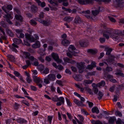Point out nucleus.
I'll use <instances>...</instances> for the list:
<instances>
[{
    "label": "nucleus",
    "mask_w": 124,
    "mask_h": 124,
    "mask_svg": "<svg viewBox=\"0 0 124 124\" xmlns=\"http://www.w3.org/2000/svg\"><path fill=\"white\" fill-rule=\"evenodd\" d=\"M100 12L99 10H92V13L93 16H96Z\"/></svg>",
    "instance_id": "28"
},
{
    "label": "nucleus",
    "mask_w": 124,
    "mask_h": 124,
    "mask_svg": "<svg viewBox=\"0 0 124 124\" xmlns=\"http://www.w3.org/2000/svg\"><path fill=\"white\" fill-rule=\"evenodd\" d=\"M74 102L78 106L83 107L84 105L82 102L79 101L77 99H74Z\"/></svg>",
    "instance_id": "11"
},
{
    "label": "nucleus",
    "mask_w": 124,
    "mask_h": 124,
    "mask_svg": "<svg viewBox=\"0 0 124 124\" xmlns=\"http://www.w3.org/2000/svg\"><path fill=\"white\" fill-rule=\"evenodd\" d=\"M13 8V6L12 5L9 4L7 5L6 7V8L8 10H11Z\"/></svg>",
    "instance_id": "41"
},
{
    "label": "nucleus",
    "mask_w": 124,
    "mask_h": 124,
    "mask_svg": "<svg viewBox=\"0 0 124 124\" xmlns=\"http://www.w3.org/2000/svg\"><path fill=\"white\" fill-rule=\"evenodd\" d=\"M31 36V35L27 33H25V38L28 40L29 39H30V37Z\"/></svg>",
    "instance_id": "51"
},
{
    "label": "nucleus",
    "mask_w": 124,
    "mask_h": 124,
    "mask_svg": "<svg viewBox=\"0 0 124 124\" xmlns=\"http://www.w3.org/2000/svg\"><path fill=\"white\" fill-rule=\"evenodd\" d=\"M73 18L72 17H70L69 16H67L65 17L63 19L64 21L67 22H70L73 20Z\"/></svg>",
    "instance_id": "20"
},
{
    "label": "nucleus",
    "mask_w": 124,
    "mask_h": 124,
    "mask_svg": "<svg viewBox=\"0 0 124 124\" xmlns=\"http://www.w3.org/2000/svg\"><path fill=\"white\" fill-rule=\"evenodd\" d=\"M63 59L65 62L69 63L70 61V59L67 57L64 58Z\"/></svg>",
    "instance_id": "64"
},
{
    "label": "nucleus",
    "mask_w": 124,
    "mask_h": 124,
    "mask_svg": "<svg viewBox=\"0 0 124 124\" xmlns=\"http://www.w3.org/2000/svg\"><path fill=\"white\" fill-rule=\"evenodd\" d=\"M39 18H37L35 19L36 20L38 21L40 23H42L46 26H48L49 24V22L48 21H46L43 20L41 19V18H43L44 16H39Z\"/></svg>",
    "instance_id": "3"
},
{
    "label": "nucleus",
    "mask_w": 124,
    "mask_h": 124,
    "mask_svg": "<svg viewBox=\"0 0 124 124\" xmlns=\"http://www.w3.org/2000/svg\"><path fill=\"white\" fill-rule=\"evenodd\" d=\"M66 100L68 105L69 106H71V104L70 103H71L70 102V100L67 98H66Z\"/></svg>",
    "instance_id": "53"
},
{
    "label": "nucleus",
    "mask_w": 124,
    "mask_h": 124,
    "mask_svg": "<svg viewBox=\"0 0 124 124\" xmlns=\"http://www.w3.org/2000/svg\"><path fill=\"white\" fill-rule=\"evenodd\" d=\"M117 72L115 73V74L116 75H119L120 76L124 77V74L121 72V71L119 70H117Z\"/></svg>",
    "instance_id": "26"
},
{
    "label": "nucleus",
    "mask_w": 124,
    "mask_h": 124,
    "mask_svg": "<svg viewBox=\"0 0 124 124\" xmlns=\"http://www.w3.org/2000/svg\"><path fill=\"white\" fill-rule=\"evenodd\" d=\"M39 62H38V60L37 59H35V60L34 61L33 63H32V65H34L35 66H38Z\"/></svg>",
    "instance_id": "38"
},
{
    "label": "nucleus",
    "mask_w": 124,
    "mask_h": 124,
    "mask_svg": "<svg viewBox=\"0 0 124 124\" xmlns=\"http://www.w3.org/2000/svg\"><path fill=\"white\" fill-rule=\"evenodd\" d=\"M105 33H106L109 35L111 37H112V34H113V29L110 28H108L106 30L104 31Z\"/></svg>",
    "instance_id": "9"
},
{
    "label": "nucleus",
    "mask_w": 124,
    "mask_h": 124,
    "mask_svg": "<svg viewBox=\"0 0 124 124\" xmlns=\"http://www.w3.org/2000/svg\"><path fill=\"white\" fill-rule=\"evenodd\" d=\"M14 11L18 14H16L15 16H21L20 15V11L19 10L18 8L17 7H15L14 8Z\"/></svg>",
    "instance_id": "32"
},
{
    "label": "nucleus",
    "mask_w": 124,
    "mask_h": 124,
    "mask_svg": "<svg viewBox=\"0 0 124 124\" xmlns=\"http://www.w3.org/2000/svg\"><path fill=\"white\" fill-rule=\"evenodd\" d=\"M56 78V76L54 74H49L47 76V78L44 80V82L46 84H48L50 83L49 81H54Z\"/></svg>",
    "instance_id": "2"
},
{
    "label": "nucleus",
    "mask_w": 124,
    "mask_h": 124,
    "mask_svg": "<svg viewBox=\"0 0 124 124\" xmlns=\"http://www.w3.org/2000/svg\"><path fill=\"white\" fill-rule=\"evenodd\" d=\"M31 9L32 11L33 12L35 13L37 11V8L34 5H32L31 7Z\"/></svg>",
    "instance_id": "29"
},
{
    "label": "nucleus",
    "mask_w": 124,
    "mask_h": 124,
    "mask_svg": "<svg viewBox=\"0 0 124 124\" xmlns=\"http://www.w3.org/2000/svg\"><path fill=\"white\" fill-rule=\"evenodd\" d=\"M6 7L4 6H3L2 7V9L4 11V12L6 13L7 15H5V16H11V15L10 14H9L8 13L9 12V11L7 10L6 9Z\"/></svg>",
    "instance_id": "27"
},
{
    "label": "nucleus",
    "mask_w": 124,
    "mask_h": 124,
    "mask_svg": "<svg viewBox=\"0 0 124 124\" xmlns=\"http://www.w3.org/2000/svg\"><path fill=\"white\" fill-rule=\"evenodd\" d=\"M108 17L109 19L111 22H116V21L115 19L111 17L110 16H108Z\"/></svg>",
    "instance_id": "47"
},
{
    "label": "nucleus",
    "mask_w": 124,
    "mask_h": 124,
    "mask_svg": "<svg viewBox=\"0 0 124 124\" xmlns=\"http://www.w3.org/2000/svg\"><path fill=\"white\" fill-rule=\"evenodd\" d=\"M124 3V0H115L113 3L114 6L116 7H120Z\"/></svg>",
    "instance_id": "4"
},
{
    "label": "nucleus",
    "mask_w": 124,
    "mask_h": 124,
    "mask_svg": "<svg viewBox=\"0 0 124 124\" xmlns=\"http://www.w3.org/2000/svg\"><path fill=\"white\" fill-rule=\"evenodd\" d=\"M56 82L61 86H62L63 85L62 84V82L61 80H57L56 81Z\"/></svg>",
    "instance_id": "46"
},
{
    "label": "nucleus",
    "mask_w": 124,
    "mask_h": 124,
    "mask_svg": "<svg viewBox=\"0 0 124 124\" xmlns=\"http://www.w3.org/2000/svg\"><path fill=\"white\" fill-rule=\"evenodd\" d=\"M93 81V80H84V81L83 84L85 85V86H87V84H90L92 83Z\"/></svg>",
    "instance_id": "22"
},
{
    "label": "nucleus",
    "mask_w": 124,
    "mask_h": 124,
    "mask_svg": "<svg viewBox=\"0 0 124 124\" xmlns=\"http://www.w3.org/2000/svg\"><path fill=\"white\" fill-rule=\"evenodd\" d=\"M97 95H98L99 96V97H98L99 100L101 99L103 96V94L102 92L100 91H99L98 94H97Z\"/></svg>",
    "instance_id": "34"
},
{
    "label": "nucleus",
    "mask_w": 124,
    "mask_h": 124,
    "mask_svg": "<svg viewBox=\"0 0 124 124\" xmlns=\"http://www.w3.org/2000/svg\"><path fill=\"white\" fill-rule=\"evenodd\" d=\"M77 64L78 69H84L85 68L84 65L82 63H80L78 62L77 63Z\"/></svg>",
    "instance_id": "25"
},
{
    "label": "nucleus",
    "mask_w": 124,
    "mask_h": 124,
    "mask_svg": "<svg viewBox=\"0 0 124 124\" xmlns=\"http://www.w3.org/2000/svg\"><path fill=\"white\" fill-rule=\"evenodd\" d=\"M122 122L123 121L120 118H118L117 121L116 122V124H122Z\"/></svg>",
    "instance_id": "59"
},
{
    "label": "nucleus",
    "mask_w": 124,
    "mask_h": 124,
    "mask_svg": "<svg viewBox=\"0 0 124 124\" xmlns=\"http://www.w3.org/2000/svg\"><path fill=\"white\" fill-rule=\"evenodd\" d=\"M48 120L50 124H51L52 123V120L53 117L52 116H48L47 117Z\"/></svg>",
    "instance_id": "52"
},
{
    "label": "nucleus",
    "mask_w": 124,
    "mask_h": 124,
    "mask_svg": "<svg viewBox=\"0 0 124 124\" xmlns=\"http://www.w3.org/2000/svg\"><path fill=\"white\" fill-rule=\"evenodd\" d=\"M26 80L28 83H30L32 81V80L31 78L30 77H27L26 78Z\"/></svg>",
    "instance_id": "56"
},
{
    "label": "nucleus",
    "mask_w": 124,
    "mask_h": 124,
    "mask_svg": "<svg viewBox=\"0 0 124 124\" xmlns=\"http://www.w3.org/2000/svg\"><path fill=\"white\" fill-rule=\"evenodd\" d=\"M92 86H93V92L95 94L97 95L99 91L97 86L94 83L92 84Z\"/></svg>",
    "instance_id": "12"
},
{
    "label": "nucleus",
    "mask_w": 124,
    "mask_h": 124,
    "mask_svg": "<svg viewBox=\"0 0 124 124\" xmlns=\"http://www.w3.org/2000/svg\"><path fill=\"white\" fill-rule=\"evenodd\" d=\"M40 46V42L39 41L37 40L35 44H33L32 45V46L34 48H39Z\"/></svg>",
    "instance_id": "13"
},
{
    "label": "nucleus",
    "mask_w": 124,
    "mask_h": 124,
    "mask_svg": "<svg viewBox=\"0 0 124 124\" xmlns=\"http://www.w3.org/2000/svg\"><path fill=\"white\" fill-rule=\"evenodd\" d=\"M92 111L93 113H96L97 114H98L100 112V111L97 107H93L92 109Z\"/></svg>",
    "instance_id": "19"
},
{
    "label": "nucleus",
    "mask_w": 124,
    "mask_h": 124,
    "mask_svg": "<svg viewBox=\"0 0 124 124\" xmlns=\"http://www.w3.org/2000/svg\"><path fill=\"white\" fill-rule=\"evenodd\" d=\"M81 13L83 14H89L90 13V11L89 10H87L83 11H82Z\"/></svg>",
    "instance_id": "55"
},
{
    "label": "nucleus",
    "mask_w": 124,
    "mask_h": 124,
    "mask_svg": "<svg viewBox=\"0 0 124 124\" xmlns=\"http://www.w3.org/2000/svg\"><path fill=\"white\" fill-rule=\"evenodd\" d=\"M115 114L116 116H118L119 117L122 116V114L119 111H116L115 112Z\"/></svg>",
    "instance_id": "39"
},
{
    "label": "nucleus",
    "mask_w": 124,
    "mask_h": 124,
    "mask_svg": "<svg viewBox=\"0 0 124 124\" xmlns=\"http://www.w3.org/2000/svg\"><path fill=\"white\" fill-rule=\"evenodd\" d=\"M39 53L42 56H44L46 54L45 52L44 51L43 49H40Z\"/></svg>",
    "instance_id": "44"
},
{
    "label": "nucleus",
    "mask_w": 124,
    "mask_h": 124,
    "mask_svg": "<svg viewBox=\"0 0 124 124\" xmlns=\"http://www.w3.org/2000/svg\"><path fill=\"white\" fill-rule=\"evenodd\" d=\"M23 54L25 56V58H27L28 59L30 57V56L31 55L30 53L28 52H23Z\"/></svg>",
    "instance_id": "37"
},
{
    "label": "nucleus",
    "mask_w": 124,
    "mask_h": 124,
    "mask_svg": "<svg viewBox=\"0 0 124 124\" xmlns=\"http://www.w3.org/2000/svg\"><path fill=\"white\" fill-rule=\"evenodd\" d=\"M16 121L17 122L20 124L25 123H27V121L24 119L20 118L17 119Z\"/></svg>",
    "instance_id": "18"
},
{
    "label": "nucleus",
    "mask_w": 124,
    "mask_h": 124,
    "mask_svg": "<svg viewBox=\"0 0 124 124\" xmlns=\"http://www.w3.org/2000/svg\"><path fill=\"white\" fill-rule=\"evenodd\" d=\"M93 1H94V0H85V5L90 4H93Z\"/></svg>",
    "instance_id": "36"
},
{
    "label": "nucleus",
    "mask_w": 124,
    "mask_h": 124,
    "mask_svg": "<svg viewBox=\"0 0 124 124\" xmlns=\"http://www.w3.org/2000/svg\"><path fill=\"white\" fill-rule=\"evenodd\" d=\"M69 48V51L72 54L73 53V52L72 51H74L75 50H76V48L74 46L72 45L70 46Z\"/></svg>",
    "instance_id": "23"
},
{
    "label": "nucleus",
    "mask_w": 124,
    "mask_h": 124,
    "mask_svg": "<svg viewBox=\"0 0 124 124\" xmlns=\"http://www.w3.org/2000/svg\"><path fill=\"white\" fill-rule=\"evenodd\" d=\"M87 52L88 53H90L92 54H95L97 53V50H94L93 49H89L88 50Z\"/></svg>",
    "instance_id": "21"
},
{
    "label": "nucleus",
    "mask_w": 124,
    "mask_h": 124,
    "mask_svg": "<svg viewBox=\"0 0 124 124\" xmlns=\"http://www.w3.org/2000/svg\"><path fill=\"white\" fill-rule=\"evenodd\" d=\"M103 36L104 37H106L107 39H109V35L107 33H105L104 32H103Z\"/></svg>",
    "instance_id": "45"
},
{
    "label": "nucleus",
    "mask_w": 124,
    "mask_h": 124,
    "mask_svg": "<svg viewBox=\"0 0 124 124\" xmlns=\"http://www.w3.org/2000/svg\"><path fill=\"white\" fill-rule=\"evenodd\" d=\"M52 100L53 101L55 102L59 101V98L56 95L54 97H53L52 98Z\"/></svg>",
    "instance_id": "40"
},
{
    "label": "nucleus",
    "mask_w": 124,
    "mask_h": 124,
    "mask_svg": "<svg viewBox=\"0 0 124 124\" xmlns=\"http://www.w3.org/2000/svg\"><path fill=\"white\" fill-rule=\"evenodd\" d=\"M15 19L21 22L23 21V18L22 16H15Z\"/></svg>",
    "instance_id": "24"
},
{
    "label": "nucleus",
    "mask_w": 124,
    "mask_h": 124,
    "mask_svg": "<svg viewBox=\"0 0 124 124\" xmlns=\"http://www.w3.org/2000/svg\"><path fill=\"white\" fill-rule=\"evenodd\" d=\"M0 24L4 28H7L8 27V24L7 23H6L3 21H2L1 22Z\"/></svg>",
    "instance_id": "30"
},
{
    "label": "nucleus",
    "mask_w": 124,
    "mask_h": 124,
    "mask_svg": "<svg viewBox=\"0 0 124 124\" xmlns=\"http://www.w3.org/2000/svg\"><path fill=\"white\" fill-rule=\"evenodd\" d=\"M78 116L79 117V119L80 120V122H81L83 124V122L84 120V118L83 116L81 115H78Z\"/></svg>",
    "instance_id": "43"
},
{
    "label": "nucleus",
    "mask_w": 124,
    "mask_h": 124,
    "mask_svg": "<svg viewBox=\"0 0 124 124\" xmlns=\"http://www.w3.org/2000/svg\"><path fill=\"white\" fill-rule=\"evenodd\" d=\"M106 39L104 38H100L99 39V40L101 43H103L105 42Z\"/></svg>",
    "instance_id": "57"
},
{
    "label": "nucleus",
    "mask_w": 124,
    "mask_h": 124,
    "mask_svg": "<svg viewBox=\"0 0 124 124\" xmlns=\"http://www.w3.org/2000/svg\"><path fill=\"white\" fill-rule=\"evenodd\" d=\"M53 58L58 63H61L62 61L59 59L58 55L56 53H53L51 54Z\"/></svg>",
    "instance_id": "5"
},
{
    "label": "nucleus",
    "mask_w": 124,
    "mask_h": 124,
    "mask_svg": "<svg viewBox=\"0 0 124 124\" xmlns=\"http://www.w3.org/2000/svg\"><path fill=\"white\" fill-rule=\"evenodd\" d=\"M14 52L16 53H17L18 52V51L17 50L16 48L12 46H10L9 47Z\"/></svg>",
    "instance_id": "61"
},
{
    "label": "nucleus",
    "mask_w": 124,
    "mask_h": 124,
    "mask_svg": "<svg viewBox=\"0 0 124 124\" xmlns=\"http://www.w3.org/2000/svg\"><path fill=\"white\" fill-rule=\"evenodd\" d=\"M59 101L61 102L63 104H64V99L63 97H60L59 98Z\"/></svg>",
    "instance_id": "49"
},
{
    "label": "nucleus",
    "mask_w": 124,
    "mask_h": 124,
    "mask_svg": "<svg viewBox=\"0 0 124 124\" xmlns=\"http://www.w3.org/2000/svg\"><path fill=\"white\" fill-rule=\"evenodd\" d=\"M78 2L81 4L82 5H85V0H78Z\"/></svg>",
    "instance_id": "50"
},
{
    "label": "nucleus",
    "mask_w": 124,
    "mask_h": 124,
    "mask_svg": "<svg viewBox=\"0 0 124 124\" xmlns=\"http://www.w3.org/2000/svg\"><path fill=\"white\" fill-rule=\"evenodd\" d=\"M100 86H104L105 84V82L103 80L102 81L100 82L99 83Z\"/></svg>",
    "instance_id": "63"
},
{
    "label": "nucleus",
    "mask_w": 124,
    "mask_h": 124,
    "mask_svg": "<svg viewBox=\"0 0 124 124\" xmlns=\"http://www.w3.org/2000/svg\"><path fill=\"white\" fill-rule=\"evenodd\" d=\"M85 90L87 91V92L90 93V94L93 95V93L91 89L88 87H85L84 88Z\"/></svg>",
    "instance_id": "31"
},
{
    "label": "nucleus",
    "mask_w": 124,
    "mask_h": 124,
    "mask_svg": "<svg viewBox=\"0 0 124 124\" xmlns=\"http://www.w3.org/2000/svg\"><path fill=\"white\" fill-rule=\"evenodd\" d=\"M79 42L80 45L82 47H85L89 45V43L87 40L83 39L79 41Z\"/></svg>",
    "instance_id": "7"
},
{
    "label": "nucleus",
    "mask_w": 124,
    "mask_h": 124,
    "mask_svg": "<svg viewBox=\"0 0 124 124\" xmlns=\"http://www.w3.org/2000/svg\"><path fill=\"white\" fill-rule=\"evenodd\" d=\"M29 40L31 42H34L35 41V40L33 37L31 36L30 37V39H29Z\"/></svg>",
    "instance_id": "60"
},
{
    "label": "nucleus",
    "mask_w": 124,
    "mask_h": 124,
    "mask_svg": "<svg viewBox=\"0 0 124 124\" xmlns=\"http://www.w3.org/2000/svg\"><path fill=\"white\" fill-rule=\"evenodd\" d=\"M62 44L65 46H68L69 45L70 43V41L66 39L63 40L61 42Z\"/></svg>",
    "instance_id": "14"
},
{
    "label": "nucleus",
    "mask_w": 124,
    "mask_h": 124,
    "mask_svg": "<svg viewBox=\"0 0 124 124\" xmlns=\"http://www.w3.org/2000/svg\"><path fill=\"white\" fill-rule=\"evenodd\" d=\"M3 17L4 20H6L9 24H12V23L10 20L13 18L12 16H3Z\"/></svg>",
    "instance_id": "8"
},
{
    "label": "nucleus",
    "mask_w": 124,
    "mask_h": 124,
    "mask_svg": "<svg viewBox=\"0 0 124 124\" xmlns=\"http://www.w3.org/2000/svg\"><path fill=\"white\" fill-rule=\"evenodd\" d=\"M112 50V48L107 47L105 48L104 51H106V54L107 55H108V58L106 59V61L110 65L113 64L115 61V57L111 54Z\"/></svg>",
    "instance_id": "1"
},
{
    "label": "nucleus",
    "mask_w": 124,
    "mask_h": 124,
    "mask_svg": "<svg viewBox=\"0 0 124 124\" xmlns=\"http://www.w3.org/2000/svg\"><path fill=\"white\" fill-rule=\"evenodd\" d=\"M82 21V20L79 16H76L74 21V22L76 23H80Z\"/></svg>",
    "instance_id": "10"
},
{
    "label": "nucleus",
    "mask_w": 124,
    "mask_h": 124,
    "mask_svg": "<svg viewBox=\"0 0 124 124\" xmlns=\"http://www.w3.org/2000/svg\"><path fill=\"white\" fill-rule=\"evenodd\" d=\"M23 31L22 30L20 29H16L15 30V31L16 33V35L17 36L18 34H20Z\"/></svg>",
    "instance_id": "42"
},
{
    "label": "nucleus",
    "mask_w": 124,
    "mask_h": 124,
    "mask_svg": "<svg viewBox=\"0 0 124 124\" xmlns=\"http://www.w3.org/2000/svg\"><path fill=\"white\" fill-rule=\"evenodd\" d=\"M38 68L40 70H43L44 69V66L42 64H39L37 66Z\"/></svg>",
    "instance_id": "35"
},
{
    "label": "nucleus",
    "mask_w": 124,
    "mask_h": 124,
    "mask_svg": "<svg viewBox=\"0 0 124 124\" xmlns=\"http://www.w3.org/2000/svg\"><path fill=\"white\" fill-rule=\"evenodd\" d=\"M28 59H29L31 61H34L35 60V59H37L35 58L32 56H30L29 58H28Z\"/></svg>",
    "instance_id": "58"
},
{
    "label": "nucleus",
    "mask_w": 124,
    "mask_h": 124,
    "mask_svg": "<svg viewBox=\"0 0 124 124\" xmlns=\"http://www.w3.org/2000/svg\"><path fill=\"white\" fill-rule=\"evenodd\" d=\"M6 30L7 33H8L10 36L12 37H14V35L12 33L11 31L9 30L8 29H6Z\"/></svg>",
    "instance_id": "33"
},
{
    "label": "nucleus",
    "mask_w": 124,
    "mask_h": 124,
    "mask_svg": "<svg viewBox=\"0 0 124 124\" xmlns=\"http://www.w3.org/2000/svg\"><path fill=\"white\" fill-rule=\"evenodd\" d=\"M112 38L116 40L118 39L120 35H121V31L117 30L115 31V33H113Z\"/></svg>",
    "instance_id": "6"
},
{
    "label": "nucleus",
    "mask_w": 124,
    "mask_h": 124,
    "mask_svg": "<svg viewBox=\"0 0 124 124\" xmlns=\"http://www.w3.org/2000/svg\"><path fill=\"white\" fill-rule=\"evenodd\" d=\"M44 74H46L49 73V69L47 68H46L45 70L43 71Z\"/></svg>",
    "instance_id": "48"
},
{
    "label": "nucleus",
    "mask_w": 124,
    "mask_h": 124,
    "mask_svg": "<svg viewBox=\"0 0 124 124\" xmlns=\"http://www.w3.org/2000/svg\"><path fill=\"white\" fill-rule=\"evenodd\" d=\"M30 23L31 24L36 25L37 24V22L33 19H31V20Z\"/></svg>",
    "instance_id": "62"
},
{
    "label": "nucleus",
    "mask_w": 124,
    "mask_h": 124,
    "mask_svg": "<svg viewBox=\"0 0 124 124\" xmlns=\"http://www.w3.org/2000/svg\"><path fill=\"white\" fill-rule=\"evenodd\" d=\"M32 77L33 81L36 83H39L41 81L39 78L37 77V76H33Z\"/></svg>",
    "instance_id": "15"
},
{
    "label": "nucleus",
    "mask_w": 124,
    "mask_h": 124,
    "mask_svg": "<svg viewBox=\"0 0 124 124\" xmlns=\"http://www.w3.org/2000/svg\"><path fill=\"white\" fill-rule=\"evenodd\" d=\"M22 102L26 105L29 106H30V104L29 103L25 100H23V101Z\"/></svg>",
    "instance_id": "54"
},
{
    "label": "nucleus",
    "mask_w": 124,
    "mask_h": 124,
    "mask_svg": "<svg viewBox=\"0 0 124 124\" xmlns=\"http://www.w3.org/2000/svg\"><path fill=\"white\" fill-rule=\"evenodd\" d=\"M116 120L115 117V116L110 117L108 121V123L109 124H113L114 121Z\"/></svg>",
    "instance_id": "17"
},
{
    "label": "nucleus",
    "mask_w": 124,
    "mask_h": 124,
    "mask_svg": "<svg viewBox=\"0 0 124 124\" xmlns=\"http://www.w3.org/2000/svg\"><path fill=\"white\" fill-rule=\"evenodd\" d=\"M13 41L14 43L17 45L20 44L22 42V40L19 38H14L13 39Z\"/></svg>",
    "instance_id": "16"
}]
</instances>
